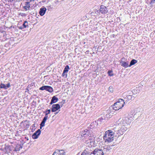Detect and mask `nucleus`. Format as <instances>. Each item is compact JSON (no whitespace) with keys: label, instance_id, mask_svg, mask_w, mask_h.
Segmentation results:
<instances>
[{"label":"nucleus","instance_id":"1","mask_svg":"<svg viewBox=\"0 0 155 155\" xmlns=\"http://www.w3.org/2000/svg\"><path fill=\"white\" fill-rule=\"evenodd\" d=\"M109 130L105 132L103 138L105 142L109 143L114 140V135Z\"/></svg>","mask_w":155,"mask_h":155},{"label":"nucleus","instance_id":"2","mask_svg":"<svg viewBox=\"0 0 155 155\" xmlns=\"http://www.w3.org/2000/svg\"><path fill=\"white\" fill-rule=\"evenodd\" d=\"M124 101L122 99H120L112 105L113 108L115 110H118L124 107Z\"/></svg>","mask_w":155,"mask_h":155},{"label":"nucleus","instance_id":"3","mask_svg":"<svg viewBox=\"0 0 155 155\" xmlns=\"http://www.w3.org/2000/svg\"><path fill=\"white\" fill-rule=\"evenodd\" d=\"M130 119L129 118L125 117L123 119L120 118L116 122V124L118 125H122L123 126H126L130 125V121H129Z\"/></svg>","mask_w":155,"mask_h":155},{"label":"nucleus","instance_id":"4","mask_svg":"<svg viewBox=\"0 0 155 155\" xmlns=\"http://www.w3.org/2000/svg\"><path fill=\"white\" fill-rule=\"evenodd\" d=\"M51 112V110L50 109L47 110H46L44 113H45V116L43 119L40 124V129H41L42 127L45 126V123L48 118V114H50Z\"/></svg>","mask_w":155,"mask_h":155},{"label":"nucleus","instance_id":"5","mask_svg":"<svg viewBox=\"0 0 155 155\" xmlns=\"http://www.w3.org/2000/svg\"><path fill=\"white\" fill-rule=\"evenodd\" d=\"M109 130L110 132H112L111 133L113 134L114 135L117 134L118 135V136H119L120 135L122 134V133L120 132L119 128L116 126L114 127L113 128Z\"/></svg>","mask_w":155,"mask_h":155},{"label":"nucleus","instance_id":"6","mask_svg":"<svg viewBox=\"0 0 155 155\" xmlns=\"http://www.w3.org/2000/svg\"><path fill=\"white\" fill-rule=\"evenodd\" d=\"M93 149L91 151V155H104L103 152L102 151L101 149L96 148L93 151Z\"/></svg>","mask_w":155,"mask_h":155},{"label":"nucleus","instance_id":"7","mask_svg":"<svg viewBox=\"0 0 155 155\" xmlns=\"http://www.w3.org/2000/svg\"><path fill=\"white\" fill-rule=\"evenodd\" d=\"M99 10H97V12H101L102 14H106L108 12V10L107 7L103 5H101Z\"/></svg>","mask_w":155,"mask_h":155},{"label":"nucleus","instance_id":"8","mask_svg":"<svg viewBox=\"0 0 155 155\" xmlns=\"http://www.w3.org/2000/svg\"><path fill=\"white\" fill-rule=\"evenodd\" d=\"M18 143H19V141L15 139H13L10 140V143L11 144L10 145V151L13 150L14 151V147Z\"/></svg>","mask_w":155,"mask_h":155},{"label":"nucleus","instance_id":"9","mask_svg":"<svg viewBox=\"0 0 155 155\" xmlns=\"http://www.w3.org/2000/svg\"><path fill=\"white\" fill-rule=\"evenodd\" d=\"M120 64L121 65L125 68L129 66L128 61H127L126 59L124 58L120 60Z\"/></svg>","mask_w":155,"mask_h":155},{"label":"nucleus","instance_id":"10","mask_svg":"<svg viewBox=\"0 0 155 155\" xmlns=\"http://www.w3.org/2000/svg\"><path fill=\"white\" fill-rule=\"evenodd\" d=\"M39 90H46L50 93H51L53 91V88L51 86H44L39 88Z\"/></svg>","mask_w":155,"mask_h":155},{"label":"nucleus","instance_id":"11","mask_svg":"<svg viewBox=\"0 0 155 155\" xmlns=\"http://www.w3.org/2000/svg\"><path fill=\"white\" fill-rule=\"evenodd\" d=\"M60 108V105L58 104H53L51 106V110L52 112H54Z\"/></svg>","mask_w":155,"mask_h":155},{"label":"nucleus","instance_id":"12","mask_svg":"<svg viewBox=\"0 0 155 155\" xmlns=\"http://www.w3.org/2000/svg\"><path fill=\"white\" fill-rule=\"evenodd\" d=\"M111 149L110 146L107 145L105 146L103 149H101L102 151L103 152L104 154L106 153H107L110 151Z\"/></svg>","mask_w":155,"mask_h":155},{"label":"nucleus","instance_id":"13","mask_svg":"<svg viewBox=\"0 0 155 155\" xmlns=\"http://www.w3.org/2000/svg\"><path fill=\"white\" fill-rule=\"evenodd\" d=\"M41 131L40 129H38L32 135V137L34 139H37L41 134Z\"/></svg>","mask_w":155,"mask_h":155},{"label":"nucleus","instance_id":"14","mask_svg":"<svg viewBox=\"0 0 155 155\" xmlns=\"http://www.w3.org/2000/svg\"><path fill=\"white\" fill-rule=\"evenodd\" d=\"M65 152L64 150H57L52 155H64Z\"/></svg>","mask_w":155,"mask_h":155},{"label":"nucleus","instance_id":"15","mask_svg":"<svg viewBox=\"0 0 155 155\" xmlns=\"http://www.w3.org/2000/svg\"><path fill=\"white\" fill-rule=\"evenodd\" d=\"M92 150L88 148H86L81 155H91Z\"/></svg>","mask_w":155,"mask_h":155},{"label":"nucleus","instance_id":"16","mask_svg":"<svg viewBox=\"0 0 155 155\" xmlns=\"http://www.w3.org/2000/svg\"><path fill=\"white\" fill-rule=\"evenodd\" d=\"M47 9L46 8L44 7L41 8L40 9L39 12V13L41 16H43L45 13Z\"/></svg>","mask_w":155,"mask_h":155},{"label":"nucleus","instance_id":"17","mask_svg":"<svg viewBox=\"0 0 155 155\" xmlns=\"http://www.w3.org/2000/svg\"><path fill=\"white\" fill-rule=\"evenodd\" d=\"M19 143H18L16 145L14 148V151H18L22 148V145L19 144Z\"/></svg>","mask_w":155,"mask_h":155},{"label":"nucleus","instance_id":"18","mask_svg":"<svg viewBox=\"0 0 155 155\" xmlns=\"http://www.w3.org/2000/svg\"><path fill=\"white\" fill-rule=\"evenodd\" d=\"M58 98L57 97L55 96H54L52 97L50 104L51 105L53 103H55L58 101Z\"/></svg>","mask_w":155,"mask_h":155},{"label":"nucleus","instance_id":"19","mask_svg":"<svg viewBox=\"0 0 155 155\" xmlns=\"http://www.w3.org/2000/svg\"><path fill=\"white\" fill-rule=\"evenodd\" d=\"M25 6H24V8L25 9L26 11L29 10L30 8V2H25Z\"/></svg>","mask_w":155,"mask_h":155},{"label":"nucleus","instance_id":"20","mask_svg":"<svg viewBox=\"0 0 155 155\" xmlns=\"http://www.w3.org/2000/svg\"><path fill=\"white\" fill-rule=\"evenodd\" d=\"M10 87V83H8L6 85H5L4 84H1L0 85V88H3L5 89H7L8 88Z\"/></svg>","mask_w":155,"mask_h":155},{"label":"nucleus","instance_id":"21","mask_svg":"<svg viewBox=\"0 0 155 155\" xmlns=\"http://www.w3.org/2000/svg\"><path fill=\"white\" fill-rule=\"evenodd\" d=\"M4 149L5 153H8L10 152V146L8 144H5Z\"/></svg>","mask_w":155,"mask_h":155},{"label":"nucleus","instance_id":"22","mask_svg":"<svg viewBox=\"0 0 155 155\" xmlns=\"http://www.w3.org/2000/svg\"><path fill=\"white\" fill-rule=\"evenodd\" d=\"M128 125L122 126V127L119 130H120V131H121L122 132L121 133H123V132L126 131L128 128Z\"/></svg>","mask_w":155,"mask_h":155},{"label":"nucleus","instance_id":"23","mask_svg":"<svg viewBox=\"0 0 155 155\" xmlns=\"http://www.w3.org/2000/svg\"><path fill=\"white\" fill-rule=\"evenodd\" d=\"M28 26V23L27 21H25L22 26H20V29H22L26 28Z\"/></svg>","mask_w":155,"mask_h":155},{"label":"nucleus","instance_id":"24","mask_svg":"<svg viewBox=\"0 0 155 155\" xmlns=\"http://www.w3.org/2000/svg\"><path fill=\"white\" fill-rule=\"evenodd\" d=\"M137 62V61L135 59L132 60L130 62V64L129 66V67H130L131 66L133 65Z\"/></svg>","mask_w":155,"mask_h":155},{"label":"nucleus","instance_id":"25","mask_svg":"<svg viewBox=\"0 0 155 155\" xmlns=\"http://www.w3.org/2000/svg\"><path fill=\"white\" fill-rule=\"evenodd\" d=\"M70 69V68L69 67V66L68 65H66L65 68H64V69L63 71H64V72H66V73H67L68 71Z\"/></svg>","mask_w":155,"mask_h":155},{"label":"nucleus","instance_id":"26","mask_svg":"<svg viewBox=\"0 0 155 155\" xmlns=\"http://www.w3.org/2000/svg\"><path fill=\"white\" fill-rule=\"evenodd\" d=\"M134 98H133V99H132V96L130 95H128L127 96H126V97H125V99H128L129 100H133L134 99V97H133Z\"/></svg>","mask_w":155,"mask_h":155},{"label":"nucleus","instance_id":"27","mask_svg":"<svg viewBox=\"0 0 155 155\" xmlns=\"http://www.w3.org/2000/svg\"><path fill=\"white\" fill-rule=\"evenodd\" d=\"M108 75L110 76H113L114 74H113V71H108Z\"/></svg>","mask_w":155,"mask_h":155},{"label":"nucleus","instance_id":"28","mask_svg":"<svg viewBox=\"0 0 155 155\" xmlns=\"http://www.w3.org/2000/svg\"><path fill=\"white\" fill-rule=\"evenodd\" d=\"M109 91L110 92H113V88L112 86H110L109 87Z\"/></svg>","mask_w":155,"mask_h":155},{"label":"nucleus","instance_id":"29","mask_svg":"<svg viewBox=\"0 0 155 155\" xmlns=\"http://www.w3.org/2000/svg\"><path fill=\"white\" fill-rule=\"evenodd\" d=\"M66 72H64V71H63L62 74V77H64L65 75V78H67V74H66Z\"/></svg>","mask_w":155,"mask_h":155},{"label":"nucleus","instance_id":"30","mask_svg":"<svg viewBox=\"0 0 155 155\" xmlns=\"http://www.w3.org/2000/svg\"><path fill=\"white\" fill-rule=\"evenodd\" d=\"M88 136L89 137L91 136V135L90 136V135L88 133H84V137H87Z\"/></svg>","mask_w":155,"mask_h":155},{"label":"nucleus","instance_id":"31","mask_svg":"<svg viewBox=\"0 0 155 155\" xmlns=\"http://www.w3.org/2000/svg\"><path fill=\"white\" fill-rule=\"evenodd\" d=\"M103 120L104 119L102 118L101 119L100 118V119H99L98 120V121H100V122H102V120Z\"/></svg>","mask_w":155,"mask_h":155},{"label":"nucleus","instance_id":"32","mask_svg":"<svg viewBox=\"0 0 155 155\" xmlns=\"http://www.w3.org/2000/svg\"><path fill=\"white\" fill-rule=\"evenodd\" d=\"M87 144H88V148L92 150V148L91 147H92L91 146V147H90L89 146V144H89L88 143H87Z\"/></svg>","mask_w":155,"mask_h":155},{"label":"nucleus","instance_id":"33","mask_svg":"<svg viewBox=\"0 0 155 155\" xmlns=\"http://www.w3.org/2000/svg\"><path fill=\"white\" fill-rule=\"evenodd\" d=\"M84 132H82V133L81 134V135L82 137H83L84 136Z\"/></svg>","mask_w":155,"mask_h":155},{"label":"nucleus","instance_id":"34","mask_svg":"<svg viewBox=\"0 0 155 155\" xmlns=\"http://www.w3.org/2000/svg\"><path fill=\"white\" fill-rule=\"evenodd\" d=\"M87 18V17L86 16H84L83 18H82V19L84 20L85 19H86V18Z\"/></svg>","mask_w":155,"mask_h":155},{"label":"nucleus","instance_id":"35","mask_svg":"<svg viewBox=\"0 0 155 155\" xmlns=\"http://www.w3.org/2000/svg\"><path fill=\"white\" fill-rule=\"evenodd\" d=\"M29 0V1L28 2H30V3L32 2H34V1H35V0Z\"/></svg>","mask_w":155,"mask_h":155},{"label":"nucleus","instance_id":"36","mask_svg":"<svg viewBox=\"0 0 155 155\" xmlns=\"http://www.w3.org/2000/svg\"><path fill=\"white\" fill-rule=\"evenodd\" d=\"M83 132H84V133H88V130H84V131Z\"/></svg>","mask_w":155,"mask_h":155},{"label":"nucleus","instance_id":"37","mask_svg":"<svg viewBox=\"0 0 155 155\" xmlns=\"http://www.w3.org/2000/svg\"><path fill=\"white\" fill-rule=\"evenodd\" d=\"M155 0H151L150 3H154Z\"/></svg>","mask_w":155,"mask_h":155},{"label":"nucleus","instance_id":"38","mask_svg":"<svg viewBox=\"0 0 155 155\" xmlns=\"http://www.w3.org/2000/svg\"><path fill=\"white\" fill-rule=\"evenodd\" d=\"M10 29H12V28H14V27L11 26H10Z\"/></svg>","mask_w":155,"mask_h":155},{"label":"nucleus","instance_id":"39","mask_svg":"<svg viewBox=\"0 0 155 155\" xmlns=\"http://www.w3.org/2000/svg\"><path fill=\"white\" fill-rule=\"evenodd\" d=\"M58 112H57L54 113V114L55 115H56L58 113Z\"/></svg>","mask_w":155,"mask_h":155},{"label":"nucleus","instance_id":"40","mask_svg":"<svg viewBox=\"0 0 155 155\" xmlns=\"http://www.w3.org/2000/svg\"><path fill=\"white\" fill-rule=\"evenodd\" d=\"M126 94L125 93H123V96H124V95H125Z\"/></svg>","mask_w":155,"mask_h":155},{"label":"nucleus","instance_id":"41","mask_svg":"<svg viewBox=\"0 0 155 155\" xmlns=\"http://www.w3.org/2000/svg\"><path fill=\"white\" fill-rule=\"evenodd\" d=\"M25 138H26L27 140H28V138H27L26 137H25Z\"/></svg>","mask_w":155,"mask_h":155}]
</instances>
